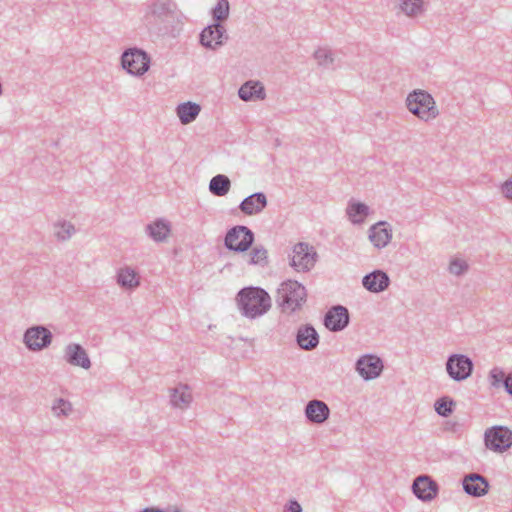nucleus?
<instances>
[{"mask_svg":"<svg viewBox=\"0 0 512 512\" xmlns=\"http://www.w3.org/2000/svg\"><path fill=\"white\" fill-rule=\"evenodd\" d=\"M229 36L224 24L213 23L206 26L199 34V43L206 49L217 50L222 47Z\"/></svg>","mask_w":512,"mask_h":512,"instance_id":"nucleus-10","label":"nucleus"},{"mask_svg":"<svg viewBox=\"0 0 512 512\" xmlns=\"http://www.w3.org/2000/svg\"><path fill=\"white\" fill-rule=\"evenodd\" d=\"M230 13V4L228 0H217L216 5L211 10L213 23L223 24Z\"/></svg>","mask_w":512,"mask_h":512,"instance_id":"nucleus-31","label":"nucleus"},{"mask_svg":"<svg viewBox=\"0 0 512 512\" xmlns=\"http://www.w3.org/2000/svg\"><path fill=\"white\" fill-rule=\"evenodd\" d=\"M411 489L419 500L428 502L437 497L439 485L430 476L422 474L414 479Z\"/></svg>","mask_w":512,"mask_h":512,"instance_id":"nucleus-14","label":"nucleus"},{"mask_svg":"<svg viewBox=\"0 0 512 512\" xmlns=\"http://www.w3.org/2000/svg\"><path fill=\"white\" fill-rule=\"evenodd\" d=\"M241 315L248 319H257L265 315L272 306L269 293L259 286L241 288L235 297Z\"/></svg>","mask_w":512,"mask_h":512,"instance_id":"nucleus-1","label":"nucleus"},{"mask_svg":"<svg viewBox=\"0 0 512 512\" xmlns=\"http://www.w3.org/2000/svg\"><path fill=\"white\" fill-rule=\"evenodd\" d=\"M474 370L472 359L465 355L454 353L450 354L446 361V371L448 376L455 382H462L468 379Z\"/></svg>","mask_w":512,"mask_h":512,"instance_id":"nucleus-8","label":"nucleus"},{"mask_svg":"<svg viewBox=\"0 0 512 512\" xmlns=\"http://www.w3.org/2000/svg\"><path fill=\"white\" fill-rule=\"evenodd\" d=\"M192 401V393L189 385L180 384L172 390L170 402L174 407L188 408Z\"/></svg>","mask_w":512,"mask_h":512,"instance_id":"nucleus-27","label":"nucleus"},{"mask_svg":"<svg viewBox=\"0 0 512 512\" xmlns=\"http://www.w3.org/2000/svg\"><path fill=\"white\" fill-rule=\"evenodd\" d=\"M456 406V402L449 396H442L434 403L436 413L441 417H449Z\"/></svg>","mask_w":512,"mask_h":512,"instance_id":"nucleus-32","label":"nucleus"},{"mask_svg":"<svg viewBox=\"0 0 512 512\" xmlns=\"http://www.w3.org/2000/svg\"><path fill=\"white\" fill-rule=\"evenodd\" d=\"M406 105L412 114L424 121L434 119L438 115L433 97L424 90L410 92L406 99Z\"/></svg>","mask_w":512,"mask_h":512,"instance_id":"nucleus-3","label":"nucleus"},{"mask_svg":"<svg viewBox=\"0 0 512 512\" xmlns=\"http://www.w3.org/2000/svg\"><path fill=\"white\" fill-rule=\"evenodd\" d=\"M23 340L29 350L39 351L50 345L52 333L44 326H35L25 331Z\"/></svg>","mask_w":512,"mask_h":512,"instance_id":"nucleus-13","label":"nucleus"},{"mask_svg":"<svg viewBox=\"0 0 512 512\" xmlns=\"http://www.w3.org/2000/svg\"><path fill=\"white\" fill-rule=\"evenodd\" d=\"M238 96L245 102L263 100L266 97L265 87L259 81L249 80L241 85Z\"/></svg>","mask_w":512,"mask_h":512,"instance_id":"nucleus-22","label":"nucleus"},{"mask_svg":"<svg viewBox=\"0 0 512 512\" xmlns=\"http://www.w3.org/2000/svg\"><path fill=\"white\" fill-rule=\"evenodd\" d=\"M268 201L264 192H255L244 198L238 208L248 216L261 213L267 207Z\"/></svg>","mask_w":512,"mask_h":512,"instance_id":"nucleus-19","label":"nucleus"},{"mask_svg":"<svg viewBox=\"0 0 512 512\" xmlns=\"http://www.w3.org/2000/svg\"><path fill=\"white\" fill-rule=\"evenodd\" d=\"M150 32L155 33L158 36H171L176 37L181 29L182 23L180 22L176 10L167 15H163V18L150 19L146 21Z\"/></svg>","mask_w":512,"mask_h":512,"instance_id":"nucleus-9","label":"nucleus"},{"mask_svg":"<svg viewBox=\"0 0 512 512\" xmlns=\"http://www.w3.org/2000/svg\"><path fill=\"white\" fill-rule=\"evenodd\" d=\"M177 116L182 124H189L192 122V101L181 103L176 108Z\"/></svg>","mask_w":512,"mask_h":512,"instance_id":"nucleus-36","label":"nucleus"},{"mask_svg":"<svg viewBox=\"0 0 512 512\" xmlns=\"http://www.w3.org/2000/svg\"><path fill=\"white\" fill-rule=\"evenodd\" d=\"M383 368V360L375 354L362 355L355 363V370L366 381L379 377Z\"/></svg>","mask_w":512,"mask_h":512,"instance_id":"nucleus-11","label":"nucleus"},{"mask_svg":"<svg viewBox=\"0 0 512 512\" xmlns=\"http://www.w3.org/2000/svg\"><path fill=\"white\" fill-rule=\"evenodd\" d=\"M370 212V208L363 202L350 200L346 209L349 220L353 224H361L364 222Z\"/></svg>","mask_w":512,"mask_h":512,"instance_id":"nucleus-25","label":"nucleus"},{"mask_svg":"<svg viewBox=\"0 0 512 512\" xmlns=\"http://www.w3.org/2000/svg\"><path fill=\"white\" fill-rule=\"evenodd\" d=\"M52 410L57 416H67L71 412L72 406L70 402H68L67 400H64L63 398H58L56 399L54 405L52 406Z\"/></svg>","mask_w":512,"mask_h":512,"instance_id":"nucleus-38","label":"nucleus"},{"mask_svg":"<svg viewBox=\"0 0 512 512\" xmlns=\"http://www.w3.org/2000/svg\"><path fill=\"white\" fill-rule=\"evenodd\" d=\"M307 300V290L300 282L287 279L277 290L276 302L283 312L294 313L302 308Z\"/></svg>","mask_w":512,"mask_h":512,"instance_id":"nucleus-2","label":"nucleus"},{"mask_svg":"<svg viewBox=\"0 0 512 512\" xmlns=\"http://www.w3.org/2000/svg\"><path fill=\"white\" fill-rule=\"evenodd\" d=\"M250 255L249 264L251 265L266 267L269 263L268 251L263 246H255L252 248Z\"/></svg>","mask_w":512,"mask_h":512,"instance_id":"nucleus-34","label":"nucleus"},{"mask_svg":"<svg viewBox=\"0 0 512 512\" xmlns=\"http://www.w3.org/2000/svg\"><path fill=\"white\" fill-rule=\"evenodd\" d=\"M141 512H165L164 510L156 507H146Z\"/></svg>","mask_w":512,"mask_h":512,"instance_id":"nucleus-42","label":"nucleus"},{"mask_svg":"<svg viewBox=\"0 0 512 512\" xmlns=\"http://www.w3.org/2000/svg\"><path fill=\"white\" fill-rule=\"evenodd\" d=\"M488 381L492 388L504 390L512 397V372H506L500 367H493L488 374Z\"/></svg>","mask_w":512,"mask_h":512,"instance_id":"nucleus-23","label":"nucleus"},{"mask_svg":"<svg viewBox=\"0 0 512 512\" xmlns=\"http://www.w3.org/2000/svg\"><path fill=\"white\" fill-rule=\"evenodd\" d=\"M462 487L466 494L474 498L486 495L489 491V481L478 473H469L462 479Z\"/></svg>","mask_w":512,"mask_h":512,"instance_id":"nucleus-15","label":"nucleus"},{"mask_svg":"<svg viewBox=\"0 0 512 512\" xmlns=\"http://www.w3.org/2000/svg\"><path fill=\"white\" fill-rule=\"evenodd\" d=\"M468 269H469V265L465 260H462L459 258H454L450 261L449 271H450V273H452L456 276L463 275L465 272L468 271Z\"/></svg>","mask_w":512,"mask_h":512,"instance_id":"nucleus-37","label":"nucleus"},{"mask_svg":"<svg viewBox=\"0 0 512 512\" xmlns=\"http://www.w3.org/2000/svg\"><path fill=\"white\" fill-rule=\"evenodd\" d=\"M317 257L313 247L299 242L293 247V254L289 255V265L297 272H308L315 266Z\"/></svg>","mask_w":512,"mask_h":512,"instance_id":"nucleus-6","label":"nucleus"},{"mask_svg":"<svg viewBox=\"0 0 512 512\" xmlns=\"http://www.w3.org/2000/svg\"><path fill=\"white\" fill-rule=\"evenodd\" d=\"M174 10H176V4L172 0H154L150 6V12L146 14L145 18L146 21L150 19L159 21V18H163V15H167V13Z\"/></svg>","mask_w":512,"mask_h":512,"instance_id":"nucleus-26","label":"nucleus"},{"mask_svg":"<svg viewBox=\"0 0 512 512\" xmlns=\"http://www.w3.org/2000/svg\"><path fill=\"white\" fill-rule=\"evenodd\" d=\"M284 512H302V507L297 500H289L284 506Z\"/></svg>","mask_w":512,"mask_h":512,"instance_id":"nucleus-39","label":"nucleus"},{"mask_svg":"<svg viewBox=\"0 0 512 512\" xmlns=\"http://www.w3.org/2000/svg\"><path fill=\"white\" fill-rule=\"evenodd\" d=\"M313 57L317 61L318 65L325 69H335L337 66L335 63L334 53L328 48L319 47L314 52Z\"/></svg>","mask_w":512,"mask_h":512,"instance_id":"nucleus-29","label":"nucleus"},{"mask_svg":"<svg viewBox=\"0 0 512 512\" xmlns=\"http://www.w3.org/2000/svg\"><path fill=\"white\" fill-rule=\"evenodd\" d=\"M362 285L371 293H381L389 287L390 278L385 271L375 269L364 275Z\"/></svg>","mask_w":512,"mask_h":512,"instance_id":"nucleus-16","label":"nucleus"},{"mask_svg":"<svg viewBox=\"0 0 512 512\" xmlns=\"http://www.w3.org/2000/svg\"><path fill=\"white\" fill-rule=\"evenodd\" d=\"M231 189V180L225 174H217L209 182V191L212 195L223 197Z\"/></svg>","mask_w":512,"mask_h":512,"instance_id":"nucleus-28","label":"nucleus"},{"mask_svg":"<svg viewBox=\"0 0 512 512\" xmlns=\"http://www.w3.org/2000/svg\"><path fill=\"white\" fill-rule=\"evenodd\" d=\"M369 239L378 248H384L392 239V229L385 221H379L369 229Z\"/></svg>","mask_w":512,"mask_h":512,"instance_id":"nucleus-20","label":"nucleus"},{"mask_svg":"<svg viewBox=\"0 0 512 512\" xmlns=\"http://www.w3.org/2000/svg\"><path fill=\"white\" fill-rule=\"evenodd\" d=\"M146 234L155 242H164L171 232L169 221L158 218L145 226Z\"/></svg>","mask_w":512,"mask_h":512,"instance_id":"nucleus-24","label":"nucleus"},{"mask_svg":"<svg viewBox=\"0 0 512 512\" xmlns=\"http://www.w3.org/2000/svg\"><path fill=\"white\" fill-rule=\"evenodd\" d=\"M305 417L310 423L322 424L330 416L329 406L322 400H310L304 409Z\"/></svg>","mask_w":512,"mask_h":512,"instance_id":"nucleus-18","label":"nucleus"},{"mask_svg":"<svg viewBox=\"0 0 512 512\" xmlns=\"http://www.w3.org/2000/svg\"><path fill=\"white\" fill-rule=\"evenodd\" d=\"M255 241L254 232L245 225H235L226 231L224 247L234 253H245L251 249Z\"/></svg>","mask_w":512,"mask_h":512,"instance_id":"nucleus-4","label":"nucleus"},{"mask_svg":"<svg viewBox=\"0 0 512 512\" xmlns=\"http://www.w3.org/2000/svg\"><path fill=\"white\" fill-rule=\"evenodd\" d=\"M55 237L59 241H66L75 233L76 229L71 222L58 221L54 224Z\"/></svg>","mask_w":512,"mask_h":512,"instance_id":"nucleus-33","label":"nucleus"},{"mask_svg":"<svg viewBox=\"0 0 512 512\" xmlns=\"http://www.w3.org/2000/svg\"><path fill=\"white\" fill-rule=\"evenodd\" d=\"M459 428H460V424L457 422H447L446 423L447 430L457 432V431H459Z\"/></svg>","mask_w":512,"mask_h":512,"instance_id":"nucleus-41","label":"nucleus"},{"mask_svg":"<svg viewBox=\"0 0 512 512\" xmlns=\"http://www.w3.org/2000/svg\"><path fill=\"white\" fill-rule=\"evenodd\" d=\"M295 340L300 349L312 351L319 344V334L312 324H303L298 327Z\"/></svg>","mask_w":512,"mask_h":512,"instance_id":"nucleus-17","label":"nucleus"},{"mask_svg":"<svg viewBox=\"0 0 512 512\" xmlns=\"http://www.w3.org/2000/svg\"><path fill=\"white\" fill-rule=\"evenodd\" d=\"M501 191L507 199L512 200V176L502 184Z\"/></svg>","mask_w":512,"mask_h":512,"instance_id":"nucleus-40","label":"nucleus"},{"mask_svg":"<svg viewBox=\"0 0 512 512\" xmlns=\"http://www.w3.org/2000/svg\"><path fill=\"white\" fill-rule=\"evenodd\" d=\"M484 443L487 449L503 453L512 446V430L506 426H492L484 433Z\"/></svg>","mask_w":512,"mask_h":512,"instance_id":"nucleus-7","label":"nucleus"},{"mask_svg":"<svg viewBox=\"0 0 512 512\" xmlns=\"http://www.w3.org/2000/svg\"><path fill=\"white\" fill-rule=\"evenodd\" d=\"M117 283L124 288H133L139 285V280L136 272L133 269L126 267L124 269H120L117 273Z\"/></svg>","mask_w":512,"mask_h":512,"instance_id":"nucleus-30","label":"nucleus"},{"mask_svg":"<svg viewBox=\"0 0 512 512\" xmlns=\"http://www.w3.org/2000/svg\"><path fill=\"white\" fill-rule=\"evenodd\" d=\"M121 65L127 73L142 76L150 68V57L140 48H128L122 53Z\"/></svg>","mask_w":512,"mask_h":512,"instance_id":"nucleus-5","label":"nucleus"},{"mask_svg":"<svg viewBox=\"0 0 512 512\" xmlns=\"http://www.w3.org/2000/svg\"><path fill=\"white\" fill-rule=\"evenodd\" d=\"M201 111V105L194 102V119L198 116Z\"/></svg>","mask_w":512,"mask_h":512,"instance_id":"nucleus-43","label":"nucleus"},{"mask_svg":"<svg viewBox=\"0 0 512 512\" xmlns=\"http://www.w3.org/2000/svg\"><path fill=\"white\" fill-rule=\"evenodd\" d=\"M65 359L73 366H78L83 369H89L91 367V361L88 354L85 349L77 343H71L66 347Z\"/></svg>","mask_w":512,"mask_h":512,"instance_id":"nucleus-21","label":"nucleus"},{"mask_svg":"<svg viewBox=\"0 0 512 512\" xmlns=\"http://www.w3.org/2000/svg\"><path fill=\"white\" fill-rule=\"evenodd\" d=\"M400 9L407 16H417L423 11V0H400Z\"/></svg>","mask_w":512,"mask_h":512,"instance_id":"nucleus-35","label":"nucleus"},{"mask_svg":"<svg viewBox=\"0 0 512 512\" xmlns=\"http://www.w3.org/2000/svg\"><path fill=\"white\" fill-rule=\"evenodd\" d=\"M323 324L330 332L343 331L350 324L348 308L341 304L333 305L325 313Z\"/></svg>","mask_w":512,"mask_h":512,"instance_id":"nucleus-12","label":"nucleus"}]
</instances>
